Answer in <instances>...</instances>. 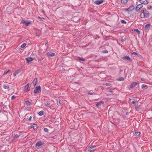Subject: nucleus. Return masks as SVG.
Here are the masks:
<instances>
[{
    "mask_svg": "<svg viewBox=\"0 0 152 152\" xmlns=\"http://www.w3.org/2000/svg\"><path fill=\"white\" fill-rule=\"evenodd\" d=\"M141 18H145V14H144V12H142L140 15Z\"/></svg>",
    "mask_w": 152,
    "mask_h": 152,
    "instance_id": "393cba45",
    "label": "nucleus"
},
{
    "mask_svg": "<svg viewBox=\"0 0 152 152\" xmlns=\"http://www.w3.org/2000/svg\"><path fill=\"white\" fill-rule=\"evenodd\" d=\"M103 85L104 86H110L111 85V84H110L109 83H106V84H103Z\"/></svg>",
    "mask_w": 152,
    "mask_h": 152,
    "instance_id": "c756f323",
    "label": "nucleus"
},
{
    "mask_svg": "<svg viewBox=\"0 0 152 152\" xmlns=\"http://www.w3.org/2000/svg\"><path fill=\"white\" fill-rule=\"evenodd\" d=\"M15 96L13 95V96H12L11 97V99H15Z\"/></svg>",
    "mask_w": 152,
    "mask_h": 152,
    "instance_id": "c9c22d12",
    "label": "nucleus"
},
{
    "mask_svg": "<svg viewBox=\"0 0 152 152\" xmlns=\"http://www.w3.org/2000/svg\"><path fill=\"white\" fill-rule=\"evenodd\" d=\"M136 136H139L140 134V132H135Z\"/></svg>",
    "mask_w": 152,
    "mask_h": 152,
    "instance_id": "cd10ccee",
    "label": "nucleus"
},
{
    "mask_svg": "<svg viewBox=\"0 0 152 152\" xmlns=\"http://www.w3.org/2000/svg\"><path fill=\"white\" fill-rule=\"evenodd\" d=\"M79 59L80 60H81V61H85V60L83 58H79Z\"/></svg>",
    "mask_w": 152,
    "mask_h": 152,
    "instance_id": "4c0bfd02",
    "label": "nucleus"
},
{
    "mask_svg": "<svg viewBox=\"0 0 152 152\" xmlns=\"http://www.w3.org/2000/svg\"><path fill=\"white\" fill-rule=\"evenodd\" d=\"M137 84L139 85L138 83L133 82L130 85V88H133Z\"/></svg>",
    "mask_w": 152,
    "mask_h": 152,
    "instance_id": "423d86ee",
    "label": "nucleus"
},
{
    "mask_svg": "<svg viewBox=\"0 0 152 152\" xmlns=\"http://www.w3.org/2000/svg\"><path fill=\"white\" fill-rule=\"evenodd\" d=\"M37 83V78H35L34 80L33 83V85L34 86H35L36 85Z\"/></svg>",
    "mask_w": 152,
    "mask_h": 152,
    "instance_id": "ddd939ff",
    "label": "nucleus"
},
{
    "mask_svg": "<svg viewBox=\"0 0 152 152\" xmlns=\"http://www.w3.org/2000/svg\"><path fill=\"white\" fill-rule=\"evenodd\" d=\"M124 59H125L128 60L130 61H132V59L128 56H125L124 57Z\"/></svg>",
    "mask_w": 152,
    "mask_h": 152,
    "instance_id": "a211bd4d",
    "label": "nucleus"
},
{
    "mask_svg": "<svg viewBox=\"0 0 152 152\" xmlns=\"http://www.w3.org/2000/svg\"><path fill=\"white\" fill-rule=\"evenodd\" d=\"M41 91V87L40 86H38L36 87L34 91V93L36 94Z\"/></svg>",
    "mask_w": 152,
    "mask_h": 152,
    "instance_id": "f257e3e1",
    "label": "nucleus"
},
{
    "mask_svg": "<svg viewBox=\"0 0 152 152\" xmlns=\"http://www.w3.org/2000/svg\"><path fill=\"white\" fill-rule=\"evenodd\" d=\"M47 56H53L55 55V53H46Z\"/></svg>",
    "mask_w": 152,
    "mask_h": 152,
    "instance_id": "dca6fc26",
    "label": "nucleus"
},
{
    "mask_svg": "<svg viewBox=\"0 0 152 152\" xmlns=\"http://www.w3.org/2000/svg\"><path fill=\"white\" fill-rule=\"evenodd\" d=\"M136 106V107H137V106H138L137 105V106Z\"/></svg>",
    "mask_w": 152,
    "mask_h": 152,
    "instance_id": "09e8293b",
    "label": "nucleus"
},
{
    "mask_svg": "<svg viewBox=\"0 0 152 152\" xmlns=\"http://www.w3.org/2000/svg\"><path fill=\"white\" fill-rule=\"evenodd\" d=\"M96 149V146H94L91 147H88V150L89 151H94Z\"/></svg>",
    "mask_w": 152,
    "mask_h": 152,
    "instance_id": "7ed1b4c3",
    "label": "nucleus"
},
{
    "mask_svg": "<svg viewBox=\"0 0 152 152\" xmlns=\"http://www.w3.org/2000/svg\"><path fill=\"white\" fill-rule=\"evenodd\" d=\"M57 104L59 106V105H61V103L60 102V101H59L58 102V101H57Z\"/></svg>",
    "mask_w": 152,
    "mask_h": 152,
    "instance_id": "e433bc0d",
    "label": "nucleus"
},
{
    "mask_svg": "<svg viewBox=\"0 0 152 152\" xmlns=\"http://www.w3.org/2000/svg\"><path fill=\"white\" fill-rule=\"evenodd\" d=\"M32 118V116H31L29 117V119H28V121H31V118Z\"/></svg>",
    "mask_w": 152,
    "mask_h": 152,
    "instance_id": "79ce46f5",
    "label": "nucleus"
},
{
    "mask_svg": "<svg viewBox=\"0 0 152 152\" xmlns=\"http://www.w3.org/2000/svg\"><path fill=\"white\" fill-rule=\"evenodd\" d=\"M3 87L7 91H9V86L7 85H4L3 86Z\"/></svg>",
    "mask_w": 152,
    "mask_h": 152,
    "instance_id": "4468645a",
    "label": "nucleus"
},
{
    "mask_svg": "<svg viewBox=\"0 0 152 152\" xmlns=\"http://www.w3.org/2000/svg\"><path fill=\"white\" fill-rule=\"evenodd\" d=\"M21 22L22 23L24 24L26 26H28L31 23V21H26L24 19L23 20H22Z\"/></svg>",
    "mask_w": 152,
    "mask_h": 152,
    "instance_id": "f03ea898",
    "label": "nucleus"
},
{
    "mask_svg": "<svg viewBox=\"0 0 152 152\" xmlns=\"http://www.w3.org/2000/svg\"><path fill=\"white\" fill-rule=\"evenodd\" d=\"M30 88L29 87V84H27L25 87L24 90L25 92H28L29 91Z\"/></svg>",
    "mask_w": 152,
    "mask_h": 152,
    "instance_id": "20e7f679",
    "label": "nucleus"
},
{
    "mask_svg": "<svg viewBox=\"0 0 152 152\" xmlns=\"http://www.w3.org/2000/svg\"><path fill=\"white\" fill-rule=\"evenodd\" d=\"M41 18L43 20H45V18Z\"/></svg>",
    "mask_w": 152,
    "mask_h": 152,
    "instance_id": "a18cd8bd",
    "label": "nucleus"
},
{
    "mask_svg": "<svg viewBox=\"0 0 152 152\" xmlns=\"http://www.w3.org/2000/svg\"><path fill=\"white\" fill-rule=\"evenodd\" d=\"M44 130L46 132H48V129L47 128H44Z\"/></svg>",
    "mask_w": 152,
    "mask_h": 152,
    "instance_id": "f704fd0d",
    "label": "nucleus"
},
{
    "mask_svg": "<svg viewBox=\"0 0 152 152\" xmlns=\"http://www.w3.org/2000/svg\"><path fill=\"white\" fill-rule=\"evenodd\" d=\"M44 113V112L42 111H40L38 113V114L40 116H42V115Z\"/></svg>",
    "mask_w": 152,
    "mask_h": 152,
    "instance_id": "412c9836",
    "label": "nucleus"
},
{
    "mask_svg": "<svg viewBox=\"0 0 152 152\" xmlns=\"http://www.w3.org/2000/svg\"><path fill=\"white\" fill-rule=\"evenodd\" d=\"M38 18H40V17H39Z\"/></svg>",
    "mask_w": 152,
    "mask_h": 152,
    "instance_id": "8fccbe9b",
    "label": "nucleus"
},
{
    "mask_svg": "<svg viewBox=\"0 0 152 152\" xmlns=\"http://www.w3.org/2000/svg\"><path fill=\"white\" fill-rule=\"evenodd\" d=\"M122 42H123V40H122Z\"/></svg>",
    "mask_w": 152,
    "mask_h": 152,
    "instance_id": "3c124183",
    "label": "nucleus"
},
{
    "mask_svg": "<svg viewBox=\"0 0 152 152\" xmlns=\"http://www.w3.org/2000/svg\"><path fill=\"white\" fill-rule=\"evenodd\" d=\"M103 2V1L102 0L101 1H96L94 3H95L97 5H100L102 4Z\"/></svg>",
    "mask_w": 152,
    "mask_h": 152,
    "instance_id": "6e6552de",
    "label": "nucleus"
},
{
    "mask_svg": "<svg viewBox=\"0 0 152 152\" xmlns=\"http://www.w3.org/2000/svg\"><path fill=\"white\" fill-rule=\"evenodd\" d=\"M124 80V78L123 77H120L118 80V81H123Z\"/></svg>",
    "mask_w": 152,
    "mask_h": 152,
    "instance_id": "c85d7f7f",
    "label": "nucleus"
},
{
    "mask_svg": "<svg viewBox=\"0 0 152 152\" xmlns=\"http://www.w3.org/2000/svg\"><path fill=\"white\" fill-rule=\"evenodd\" d=\"M121 21L122 23H126V22L125 21H124V20H122Z\"/></svg>",
    "mask_w": 152,
    "mask_h": 152,
    "instance_id": "58836bf2",
    "label": "nucleus"
},
{
    "mask_svg": "<svg viewBox=\"0 0 152 152\" xmlns=\"http://www.w3.org/2000/svg\"><path fill=\"white\" fill-rule=\"evenodd\" d=\"M103 104L104 103V102L103 101H101L99 102L96 103V106L97 107H98L100 104Z\"/></svg>",
    "mask_w": 152,
    "mask_h": 152,
    "instance_id": "aec40b11",
    "label": "nucleus"
},
{
    "mask_svg": "<svg viewBox=\"0 0 152 152\" xmlns=\"http://www.w3.org/2000/svg\"><path fill=\"white\" fill-rule=\"evenodd\" d=\"M131 53L132 54H135V55H137L138 57L141 58L142 57V56L139 53H137V52H133L132 53Z\"/></svg>",
    "mask_w": 152,
    "mask_h": 152,
    "instance_id": "2eb2a0df",
    "label": "nucleus"
},
{
    "mask_svg": "<svg viewBox=\"0 0 152 152\" xmlns=\"http://www.w3.org/2000/svg\"><path fill=\"white\" fill-rule=\"evenodd\" d=\"M140 2L142 4H147L148 3V2L147 0H140Z\"/></svg>",
    "mask_w": 152,
    "mask_h": 152,
    "instance_id": "0eeeda50",
    "label": "nucleus"
},
{
    "mask_svg": "<svg viewBox=\"0 0 152 152\" xmlns=\"http://www.w3.org/2000/svg\"><path fill=\"white\" fill-rule=\"evenodd\" d=\"M50 103H48L45 104V106H48L50 105Z\"/></svg>",
    "mask_w": 152,
    "mask_h": 152,
    "instance_id": "a19ab883",
    "label": "nucleus"
},
{
    "mask_svg": "<svg viewBox=\"0 0 152 152\" xmlns=\"http://www.w3.org/2000/svg\"><path fill=\"white\" fill-rule=\"evenodd\" d=\"M10 71V70H8L7 71V72H5L4 73V74H3V75H4L6 74L8 72H9Z\"/></svg>",
    "mask_w": 152,
    "mask_h": 152,
    "instance_id": "2f4dec72",
    "label": "nucleus"
},
{
    "mask_svg": "<svg viewBox=\"0 0 152 152\" xmlns=\"http://www.w3.org/2000/svg\"><path fill=\"white\" fill-rule=\"evenodd\" d=\"M88 94H89L93 95V93H92L88 92Z\"/></svg>",
    "mask_w": 152,
    "mask_h": 152,
    "instance_id": "37998d69",
    "label": "nucleus"
},
{
    "mask_svg": "<svg viewBox=\"0 0 152 152\" xmlns=\"http://www.w3.org/2000/svg\"><path fill=\"white\" fill-rule=\"evenodd\" d=\"M147 86V85H146L143 84L142 85V88H144L145 87H146Z\"/></svg>",
    "mask_w": 152,
    "mask_h": 152,
    "instance_id": "7c9ffc66",
    "label": "nucleus"
},
{
    "mask_svg": "<svg viewBox=\"0 0 152 152\" xmlns=\"http://www.w3.org/2000/svg\"><path fill=\"white\" fill-rule=\"evenodd\" d=\"M19 137V136L18 134H16L15 135L14 138H17L18 137Z\"/></svg>",
    "mask_w": 152,
    "mask_h": 152,
    "instance_id": "473e14b6",
    "label": "nucleus"
},
{
    "mask_svg": "<svg viewBox=\"0 0 152 152\" xmlns=\"http://www.w3.org/2000/svg\"><path fill=\"white\" fill-rule=\"evenodd\" d=\"M134 31H136V32H137V33L138 34H140V32L137 29V28H136V29H134Z\"/></svg>",
    "mask_w": 152,
    "mask_h": 152,
    "instance_id": "b1692460",
    "label": "nucleus"
},
{
    "mask_svg": "<svg viewBox=\"0 0 152 152\" xmlns=\"http://www.w3.org/2000/svg\"><path fill=\"white\" fill-rule=\"evenodd\" d=\"M22 70V69H19L17 70H16L15 72L17 74H18V73H19Z\"/></svg>",
    "mask_w": 152,
    "mask_h": 152,
    "instance_id": "5701e85b",
    "label": "nucleus"
},
{
    "mask_svg": "<svg viewBox=\"0 0 152 152\" xmlns=\"http://www.w3.org/2000/svg\"><path fill=\"white\" fill-rule=\"evenodd\" d=\"M144 14H145V18H147L149 16V14L148 13L144 12Z\"/></svg>",
    "mask_w": 152,
    "mask_h": 152,
    "instance_id": "4be33fe9",
    "label": "nucleus"
},
{
    "mask_svg": "<svg viewBox=\"0 0 152 152\" xmlns=\"http://www.w3.org/2000/svg\"><path fill=\"white\" fill-rule=\"evenodd\" d=\"M105 53H107L108 52V51L107 50H105Z\"/></svg>",
    "mask_w": 152,
    "mask_h": 152,
    "instance_id": "49530a36",
    "label": "nucleus"
},
{
    "mask_svg": "<svg viewBox=\"0 0 152 152\" xmlns=\"http://www.w3.org/2000/svg\"><path fill=\"white\" fill-rule=\"evenodd\" d=\"M44 144V143L43 142H41V141H39V142H38L37 143L36 145V146L37 148H39L40 146L43 145Z\"/></svg>",
    "mask_w": 152,
    "mask_h": 152,
    "instance_id": "39448f33",
    "label": "nucleus"
},
{
    "mask_svg": "<svg viewBox=\"0 0 152 152\" xmlns=\"http://www.w3.org/2000/svg\"><path fill=\"white\" fill-rule=\"evenodd\" d=\"M141 80H143V78H141Z\"/></svg>",
    "mask_w": 152,
    "mask_h": 152,
    "instance_id": "de8ad7c7",
    "label": "nucleus"
},
{
    "mask_svg": "<svg viewBox=\"0 0 152 152\" xmlns=\"http://www.w3.org/2000/svg\"><path fill=\"white\" fill-rule=\"evenodd\" d=\"M130 102L133 104L137 102L138 101L135 99H130Z\"/></svg>",
    "mask_w": 152,
    "mask_h": 152,
    "instance_id": "9b49d317",
    "label": "nucleus"
},
{
    "mask_svg": "<svg viewBox=\"0 0 152 152\" xmlns=\"http://www.w3.org/2000/svg\"><path fill=\"white\" fill-rule=\"evenodd\" d=\"M142 7L143 5L141 3V4H139L136 7V9L137 10H138L142 8Z\"/></svg>",
    "mask_w": 152,
    "mask_h": 152,
    "instance_id": "f8f14e48",
    "label": "nucleus"
},
{
    "mask_svg": "<svg viewBox=\"0 0 152 152\" xmlns=\"http://www.w3.org/2000/svg\"><path fill=\"white\" fill-rule=\"evenodd\" d=\"M128 0H121V2L122 4H125L126 3Z\"/></svg>",
    "mask_w": 152,
    "mask_h": 152,
    "instance_id": "6ab92c4d",
    "label": "nucleus"
},
{
    "mask_svg": "<svg viewBox=\"0 0 152 152\" xmlns=\"http://www.w3.org/2000/svg\"><path fill=\"white\" fill-rule=\"evenodd\" d=\"M150 26V24H146L145 25V27L147 28H149Z\"/></svg>",
    "mask_w": 152,
    "mask_h": 152,
    "instance_id": "72a5a7b5",
    "label": "nucleus"
},
{
    "mask_svg": "<svg viewBox=\"0 0 152 152\" xmlns=\"http://www.w3.org/2000/svg\"><path fill=\"white\" fill-rule=\"evenodd\" d=\"M152 7L151 6H150L149 7H148V9H150Z\"/></svg>",
    "mask_w": 152,
    "mask_h": 152,
    "instance_id": "c03bdc74",
    "label": "nucleus"
},
{
    "mask_svg": "<svg viewBox=\"0 0 152 152\" xmlns=\"http://www.w3.org/2000/svg\"><path fill=\"white\" fill-rule=\"evenodd\" d=\"M134 8V6H131L129 7L126 9V10L129 11H131L133 10Z\"/></svg>",
    "mask_w": 152,
    "mask_h": 152,
    "instance_id": "1a4fd4ad",
    "label": "nucleus"
},
{
    "mask_svg": "<svg viewBox=\"0 0 152 152\" xmlns=\"http://www.w3.org/2000/svg\"><path fill=\"white\" fill-rule=\"evenodd\" d=\"M26 104L27 106H29L30 104L31 103L28 100H27L26 102Z\"/></svg>",
    "mask_w": 152,
    "mask_h": 152,
    "instance_id": "bb28decb",
    "label": "nucleus"
},
{
    "mask_svg": "<svg viewBox=\"0 0 152 152\" xmlns=\"http://www.w3.org/2000/svg\"><path fill=\"white\" fill-rule=\"evenodd\" d=\"M26 43H24L21 45V47L22 48H24L26 46Z\"/></svg>",
    "mask_w": 152,
    "mask_h": 152,
    "instance_id": "a878e982",
    "label": "nucleus"
},
{
    "mask_svg": "<svg viewBox=\"0 0 152 152\" xmlns=\"http://www.w3.org/2000/svg\"><path fill=\"white\" fill-rule=\"evenodd\" d=\"M31 127L33 128L35 130L37 129L38 126L37 125V124H33Z\"/></svg>",
    "mask_w": 152,
    "mask_h": 152,
    "instance_id": "f3484780",
    "label": "nucleus"
},
{
    "mask_svg": "<svg viewBox=\"0 0 152 152\" xmlns=\"http://www.w3.org/2000/svg\"><path fill=\"white\" fill-rule=\"evenodd\" d=\"M17 75V73H16L15 72L13 74V76H14L15 77V76H16V75Z\"/></svg>",
    "mask_w": 152,
    "mask_h": 152,
    "instance_id": "ea45409f",
    "label": "nucleus"
},
{
    "mask_svg": "<svg viewBox=\"0 0 152 152\" xmlns=\"http://www.w3.org/2000/svg\"><path fill=\"white\" fill-rule=\"evenodd\" d=\"M33 60V59L31 57H28L26 58V60L27 63H28L32 61Z\"/></svg>",
    "mask_w": 152,
    "mask_h": 152,
    "instance_id": "9d476101",
    "label": "nucleus"
}]
</instances>
